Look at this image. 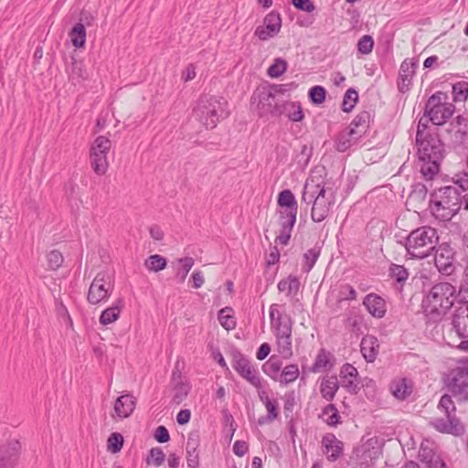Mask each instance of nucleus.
Here are the masks:
<instances>
[{
    "mask_svg": "<svg viewBox=\"0 0 468 468\" xmlns=\"http://www.w3.org/2000/svg\"><path fill=\"white\" fill-rule=\"evenodd\" d=\"M448 378L447 387L451 394L442 395L438 404V409L444 412L446 419L432 418L430 425L439 432L461 436L464 434L465 427L455 415L456 407L452 397L460 402L468 400V376L458 374L457 369L453 368Z\"/></svg>",
    "mask_w": 468,
    "mask_h": 468,
    "instance_id": "1",
    "label": "nucleus"
},
{
    "mask_svg": "<svg viewBox=\"0 0 468 468\" xmlns=\"http://www.w3.org/2000/svg\"><path fill=\"white\" fill-rule=\"evenodd\" d=\"M416 144L422 162L420 172L426 179H432L440 171L441 163L445 157L444 144L437 133H427L425 138L416 141Z\"/></svg>",
    "mask_w": 468,
    "mask_h": 468,
    "instance_id": "2",
    "label": "nucleus"
},
{
    "mask_svg": "<svg viewBox=\"0 0 468 468\" xmlns=\"http://www.w3.org/2000/svg\"><path fill=\"white\" fill-rule=\"evenodd\" d=\"M455 292V287L450 282L433 285L422 301L426 316L433 322L440 320L453 306Z\"/></svg>",
    "mask_w": 468,
    "mask_h": 468,
    "instance_id": "3",
    "label": "nucleus"
},
{
    "mask_svg": "<svg viewBox=\"0 0 468 468\" xmlns=\"http://www.w3.org/2000/svg\"><path fill=\"white\" fill-rule=\"evenodd\" d=\"M461 207V192L455 186L441 187L432 194L430 208L432 215L441 221H450Z\"/></svg>",
    "mask_w": 468,
    "mask_h": 468,
    "instance_id": "4",
    "label": "nucleus"
},
{
    "mask_svg": "<svg viewBox=\"0 0 468 468\" xmlns=\"http://www.w3.org/2000/svg\"><path fill=\"white\" fill-rule=\"evenodd\" d=\"M195 115L207 129H213L229 115L228 101L223 97L203 95L199 98Z\"/></svg>",
    "mask_w": 468,
    "mask_h": 468,
    "instance_id": "5",
    "label": "nucleus"
},
{
    "mask_svg": "<svg viewBox=\"0 0 468 468\" xmlns=\"http://www.w3.org/2000/svg\"><path fill=\"white\" fill-rule=\"evenodd\" d=\"M438 242L437 229L430 226H423L409 234L405 247L411 258L425 259L433 252Z\"/></svg>",
    "mask_w": 468,
    "mask_h": 468,
    "instance_id": "6",
    "label": "nucleus"
},
{
    "mask_svg": "<svg viewBox=\"0 0 468 468\" xmlns=\"http://www.w3.org/2000/svg\"><path fill=\"white\" fill-rule=\"evenodd\" d=\"M447 100L448 95L443 91H437L428 99L424 107V116H430L434 125H442L452 118L455 106Z\"/></svg>",
    "mask_w": 468,
    "mask_h": 468,
    "instance_id": "7",
    "label": "nucleus"
},
{
    "mask_svg": "<svg viewBox=\"0 0 468 468\" xmlns=\"http://www.w3.org/2000/svg\"><path fill=\"white\" fill-rule=\"evenodd\" d=\"M113 288L112 277L104 271L99 272L93 279L87 295L90 304H98L107 301Z\"/></svg>",
    "mask_w": 468,
    "mask_h": 468,
    "instance_id": "8",
    "label": "nucleus"
},
{
    "mask_svg": "<svg viewBox=\"0 0 468 468\" xmlns=\"http://www.w3.org/2000/svg\"><path fill=\"white\" fill-rule=\"evenodd\" d=\"M251 99L254 101H258L257 110L260 117H263L268 114H271V116H280L284 112L282 102H280L274 96V93L268 89L264 88L262 90H258L254 92Z\"/></svg>",
    "mask_w": 468,
    "mask_h": 468,
    "instance_id": "9",
    "label": "nucleus"
},
{
    "mask_svg": "<svg viewBox=\"0 0 468 468\" xmlns=\"http://www.w3.org/2000/svg\"><path fill=\"white\" fill-rule=\"evenodd\" d=\"M232 367L235 371L250 385L256 388H262L261 378L260 377L258 369L251 364L239 351L233 353Z\"/></svg>",
    "mask_w": 468,
    "mask_h": 468,
    "instance_id": "10",
    "label": "nucleus"
},
{
    "mask_svg": "<svg viewBox=\"0 0 468 468\" xmlns=\"http://www.w3.org/2000/svg\"><path fill=\"white\" fill-rule=\"evenodd\" d=\"M433 251L434 263L439 271L444 275L452 274L455 270V250L450 243L442 242Z\"/></svg>",
    "mask_w": 468,
    "mask_h": 468,
    "instance_id": "11",
    "label": "nucleus"
},
{
    "mask_svg": "<svg viewBox=\"0 0 468 468\" xmlns=\"http://www.w3.org/2000/svg\"><path fill=\"white\" fill-rule=\"evenodd\" d=\"M451 133V141L454 147L468 145V118L458 115L449 124L446 130Z\"/></svg>",
    "mask_w": 468,
    "mask_h": 468,
    "instance_id": "12",
    "label": "nucleus"
},
{
    "mask_svg": "<svg viewBox=\"0 0 468 468\" xmlns=\"http://www.w3.org/2000/svg\"><path fill=\"white\" fill-rule=\"evenodd\" d=\"M273 303L270 307L271 328L275 336L292 335V320L289 314H282Z\"/></svg>",
    "mask_w": 468,
    "mask_h": 468,
    "instance_id": "13",
    "label": "nucleus"
},
{
    "mask_svg": "<svg viewBox=\"0 0 468 468\" xmlns=\"http://www.w3.org/2000/svg\"><path fill=\"white\" fill-rule=\"evenodd\" d=\"M331 189H326L324 184L323 182H318L314 177H308L305 181L302 191L301 200L302 202L308 205L314 204V201H318V199L323 197L330 191Z\"/></svg>",
    "mask_w": 468,
    "mask_h": 468,
    "instance_id": "14",
    "label": "nucleus"
},
{
    "mask_svg": "<svg viewBox=\"0 0 468 468\" xmlns=\"http://www.w3.org/2000/svg\"><path fill=\"white\" fill-rule=\"evenodd\" d=\"M282 27V18L280 14L272 11L269 13L263 20V26H260L255 30V36L261 40H267L276 36Z\"/></svg>",
    "mask_w": 468,
    "mask_h": 468,
    "instance_id": "15",
    "label": "nucleus"
},
{
    "mask_svg": "<svg viewBox=\"0 0 468 468\" xmlns=\"http://www.w3.org/2000/svg\"><path fill=\"white\" fill-rule=\"evenodd\" d=\"M418 65L417 58H407L401 63L398 80V89L401 93H406L410 90Z\"/></svg>",
    "mask_w": 468,
    "mask_h": 468,
    "instance_id": "16",
    "label": "nucleus"
},
{
    "mask_svg": "<svg viewBox=\"0 0 468 468\" xmlns=\"http://www.w3.org/2000/svg\"><path fill=\"white\" fill-rule=\"evenodd\" d=\"M21 445L18 441H11L0 447V468H15L18 463Z\"/></svg>",
    "mask_w": 468,
    "mask_h": 468,
    "instance_id": "17",
    "label": "nucleus"
},
{
    "mask_svg": "<svg viewBox=\"0 0 468 468\" xmlns=\"http://www.w3.org/2000/svg\"><path fill=\"white\" fill-rule=\"evenodd\" d=\"M334 203L335 195L332 190H330L324 197L322 196L318 201H314L311 210V218L313 221L322 222L324 220L328 217Z\"/></svg>",
    "mask_w": 468,
    "mask_h": 468,
    "instance_id": "18",
    "label": "nucleus"
},
{
    "mask_svg": "<svg viewBox=\"0 0 468 468\" xmlns=\"http://www.w3.org/2000/svg\"><path fill=\"white\" fill-rule=\"evenodd\" d=\"M324 453L330 462H335L344 453V443L334 433H325L322 438Z\"/></svg>",
    "mask_w": 468,
    "mask_h": 468,
    "instance_id": "19",
    "label": "nucleus"
},
{
    "mask_svg": "<svg viewBox=\"0 0 468 468\" xmlns=\"http://www.w3.org/2000/svg\"><path fill=\"white\" fill-rule=\"evenodd\" d=\"M363 305L366 307L367 312L375 318L380 319L386 315V300L375 292H370L364 297Z\"/></svg>",
    "mask_w": 468,
    "mask_h": 468,
    "instance_id": "20",
    "label": "nucleus"
},
{
    "mask_svg": "<svg viewBox=\"0 0 468 468\" xmlns=\"http://www.w3.org/2000/svg\"><path fill=\"white\" fill-rule=\"evenodd\" d=\"M452 324L458 336H468V304L454 306Z\"/></svg>",
    "mask_w": 468,
    "mask_h": 468,
    "instance_id": "21",
    "label": "nucleus"
},
{
    "mask_svg": "<svg viewBox=\"0 0 468 468\" xmlns=\"http://www.w3.org/2000/svg\"><path fill=\"white\" fill-rule=\"evenodd\" d=\"M200 438L197 431H192L188 434L186 451V463L190 468H198Z\"/></svg>",
    "mask_w": 468,
    "mask_h": 468,
    "instance_id": "22",
    "label": "nucleus"
},
{
    "mask_svg": "<svg viewBox=\"0 0 468 468\" xmlns=\"http://www.w3.org/2000/svg\"><path fill=\"white\" fill-rule=\"evenodd\" d=\"M413 382L407 378H398L391 381L389 389L399 400H406L413 392Z\"/></svg>",
    "mask_w": 468,
    "mask_h": 468,
    "instance_id": "23",
    "label": "nucleus"
},
{
    "mask_svg": "<svg viewBox=\"0 0 468 468\" xmlns=\"http://www.w3.org/2000/svg\"><path fill=\"white\" fill-rule=\"evenodd\" d=\"M172 383L174 385V395L172 400L178 405L187 396L190 387L188 383L183 381L181 372L178 370H175L173 372Z\"/></svg>",
    "mask_w": 468,
    "mask_h": 468,
    "instance_id": "24",
    "label": "nucleus"
},
{
    "mask_svg": "<svg viewBox=\"0 0 468 468\" xmlns=\"http://www.w3.org/2000/svg\"><path fill=\"white\" fill-rule=\"evenodd\" d=\"M361 353L367 362H374L379 349L378 340L376 336L367 335L364 336L360 344Z\"/></svg>",
    "mask_w": 468,
    "mask_h": 468,
    "instance_id": "25",
    "label": "nucleus"
},
{
    "mask_svg": "<svg viewBox=\"0 0 468 468\" xmlns=\"http://www.w3.org/2000/svg\"><path fill=\"white\" fill-rule=\"evenodd\" d=\"M136 399L131 394L119 397L114 404V410L118 417L127 418L134 410Z\"/></svg>",
    "mask_w": 468,
    "mask_h": 468,
    "instance_id": "26",
    "label": "nucleus"
},
{
    "mask_svg": "<svg viewBox=\"0 0 468 468\" xmlns=\"http://www.w3.org/2000/svg\"><path fill=\"white\" fill-rule=\"evenodd\" d=\"M371 122V113L368 111L360 112L351 122L348 129L354 131L356 136L362 138L367 132Z\"/></svg>",
    "mask_w": 468,
    "mask_h": 468,
    "instance_id": "27",
    "label": "nucleus"
},
{
    "mask_svg": "<svg viewBox=\"0 0 468 468\" xmlns=\"http://www.w3.org/2000/svg\"><path fill=\"white\" fill-rule=\"evenodd\" d=\"M260 399L264 403L266 410H267V415L261 416L258 420L259 425H264L267 423H271L274 420L278 418L279 411H278V402L275 399H271L269 397L265 396V392L262 391L259 394Z\"/></svg>",
    "mask_w": 468,
    "mask_h": 468,
    "instance_id": "28",
    "label": "nucleus"
},
{
    "mask_svg": "<svg viewBox=\"0 0 468 468\" xmlns=\"http://www.w3.org/2000/svg\"><path fill=\"white\" fill-rule=\"evenodd\" d=\"M359 139L360 137L356 136L354 131L346 128L336 135L335 140V147L338 152H346Z\"/></svg>",
    "mask_w": 468,
    "mask_h": 468,
    "instance_id": "29",
    "label": "nucleus"
},
{
    "mask_svg": "<svg viewBox=\"0 0 468 468\" xmlns=\"http://www.w3.org/2000/svg\"><path fill=\"white\" fill-rule=\"evenodd\" d=\"M277 204L279 207H283L282 211L287 213H297L298 204L293 193L290 189L282 190L278 194Z\"/></svg>",
    "mask_w": 468,
    "mask_h": 468,
    "instance_id": "30",
    "label": "nucleus"
},
{
    "mask_svg": "<svg viewBox=\"0 0 468 468\" xmlns=\"http://www.w3.org/2000/svg\"><path fill=\"white\" fill-rule=\"evenodd\" d=\"M123 307V300L119 298L112 306L103 310L100 316L101 324L106 325L115 322L121 313V309Z\"/></svg>",
    "mask_w": 468,
    "mask_h": 468,
    "instance_id": "31",
    "label": "nucleus"
},
{
    "mask_svg": "<svg viewBox=\"0 0 468 468\" xmlns=\"http://www.w3.org/2000/svg\"><path fill=\"white\" fill-rule=\"evenodd\" d=\"M338 381L336 377L331 376L327 378H324L321 383L320 392L322 397L327 401H332L338 390Z\"/></svg>",
    "mask_w": 468,
    "mask_h": 468,
    "instance_id": "32",
    "label": "nucleus"
},
{
    "mask_svg": "<svg viewBox=\"0 0 468 468\" xmlns=\"http://www.w3.org/2000/svg\"><path fill=\"white\" fill-rule=\"evenodd\" d=\"M331 353L327 352L324 348L320 349L318 352L315 361L313 364L310 371L317 373L324 370H330L333 367L331 363Z\"/></svg>",
    "mask_w": 468,
    "mask_h": 468,
    "instance_id": "33",
    "label": "nucleus"
},
{
    "mask_svg": "<svg viewBox=\"0 0 468 468\" xmlns=\"http://www.w3.org/2000/svg\"><path fill=\"white\" fill-rule=\"evenodd\" d=\"M320 419L331 427H335L341 423V417L339 411L335 404H328L323 410L322 413L319 415Z\"/></svg>",
    "mask_w": 468,
    "mask_h": 468,
    "instance_id": "34",
    "label": "nucleus"
},
{
    "mask_svg": "<svg viewBox=\"0 0 468 468\" xmlns=\"http://www.w3.org/2000/svg\"><path fill=\"white\" fill-rule=\"evenodd\" d=\"M90 164L95 174L102 176L107 172L108 161L107 154L94 152L90 150Z\"/></svg>",
    "mask_w": 468,
    "mask_h": 468,
    "instance_id": "35",
    "label": "nucleus"
},
{
    "mask_svg": "<svg viewBox=\"0 0 468 468\" xmlns=\"http://www.w3.org/2000/svg\"><path fill=\"white\" fill-rule=\"evenodd\" d=\"M282 362L275 356H271L263 365L262 371L271 379L277 381L281 373Z\"/></svg>",
    "mask_w": 468,
    "mask_h": 468,
    "instance_id": "36",
    "label": "nucleus"
},
{
    "mask_svg": "<svg viewBox=\"0 0 468 468\" xmlns=\"http://www.w3.org/2000/svg\"><path fill=\"white\" fill-rule=\"evenodd\" d=\"M69 79L75 85L87 79V71L82 61L72 59Z\"/></svg>",
    "mask_w": 468,
    "mask_h": 468,
    "instance_id": "37",
    "label": "nucleus"
},
{
    "mask_svg": "<svg viewBox=\"0 0 468 468\" xmlns=\"http://www.w3.org/2000/svg\"><path fill=\"white\" fill-rule=\"evenodd\" d=\"M72 45L77 48L84 47L86 43V29L82 23H77L69 32Z\"/></svg>",
    "mask_w": 468,
    "mask_h": 468,
    "instance_id": "38",
    "label": "nucleus"
},
{
    "mask_svg": "<svg viewBox=\"0 0 468 468\" xmlns=\"http://www.w3.org/2000/svg\"><path fill=\"white\" fill-rule=\"evenodd\" d=\"M275 337L279 354L283 358H290L292 356V335H283Z\"/></svg>",
    "mask_w": 468,
    "mask_h": 468,
    "instance_id": "39",
    "label": "nucleus"
},
{
    "mask_svg": "<svg viewBox=\"0 0 468 468\" xmlns=\"http://www.w3.org/2000/svg\"><path fill=\"white\" fill-rule=\"evenodd\" d=\"M284 112L282 114H286L292 122H301L303 119V113L302 107L299 102L285 101L282 102Z\"/></svg>",
    "mask_w": 468,
    "mask_h": 468,
    "instance_id": "40",
    "label": "nucleus"
},
{
    "mask_svg": "<svg viewBox=\"0 0 468 468\" xmlns=\"http://www.w3.org/2000/svg\"><path fill=\"white\" fill-rule=\"evenodd\" d=\"M299 377V368L296 364H290L283 367L281 371L279 381L282 385L293 382Z\"/></svg>",
    "mask_w": 468,
    "mask_h": 468,
    "instance_id": "41",
    "label": "nucleus"
},
{
    "mask_svg": "<svg viewBox=\"0 0 468 468\" xmlns=\"http://www.w3.org/2000/svg\"><path fill=\"white\" fill-rule=\"evenodd\" d=\"M166 265V259L159 254L151 255L144 261L145 268L155 272L165 269Z\"/></svg>",
    "mask_w": 468,
    "mask_h": 468,
    "instance_id": "42",
    "label": "nucleus"
},
{
    "mask_svg": "<svg viewBox=\"0 0 468 468\" xmlns=\"http://www.w3.org/2000/svg\"><path fill=\"white\" fill-rule=\"evenodd\" d=\"M321 248L318 246H314L312 249H309L304 254H303V270L305 272H309L314 266L317 259L320 256Z\"/></svg>",
    "mask_w": 468,
    "mask_h": 468,
    "instance_id": "43",
    "label": "nucleus"
},
{
    "mask_svg": "<svg viewBox=\"0 0 468 468\" xmlns=\"http://www.w3.org/2000/svg\"><path fill=\"white\" fill-rule=\"evenodd\" d=\"M420 456L421 457V461L426 463L427 468H447L446 463L440 456L431 452L423 450V452L420 453Z\"/></svg>",
    "mask_w": 468,
    "mask_h": 468,
    "instance_id": "44",
    "label": "nucleus"
},
{
    "mask_svg": "<svg viewBox=\"0 0 468 468\" xmlns=\"http://www.w3.org/2000/svg\"><path fill=\"white\" fill-rule=\"evenodd\" d=\"M357 101H358L357 91L353 88H349L346 91L344 98H343L342 111L345 112H351L354 109Z\"/></svg>",
    "mask_w": 468,
    "mask_h": 468,
    "instance_id": "45",
    "label": "nucleus"
},
{
    "mask_svg": "<svg viewBox=\"0 0 468 468\" xmlns=\"http://www.w3.org/2000/svg\"><path fill=\"white\" fill-rule=\"evenodd\" d=\"M389 276L399 283L405 282L409 278V271L401 265L392 263L388 269Z\"/></svg>",
    "mask_w": 468,
    "mask_h": 468,
    "instance_id": "46",
    "label": "nucleus"
},
{
    "mask_svg": "<svg viewBox=\"0 0 468 468\" xmlns=\"http://www.w3.org/2000/svg\"><path fill=\"white\" fill-rule=\"evenodd\" d=\"M182 267L177 271L176 278L179 283H183L194 265V260L191 257H185L179 260Z\"/></svg>",
    "mask_w": 468,
    "mask_h": 468,
    "instance_id": "47",
    "label": "nucleus"
},
{
    "mask_svg": "<svg viewBox=\"0 0 468 468\" xmlns=\"http://www.w3.org/2000/svg\"><path fill=\"white\" fill-rule=\"evenodd\" d=\"M287 62L285 59L278 58L269 67L267 73L271 78H278L282 76L287 69Z\"/></svg>",
    "mask_w": 468,
    "mask_h": 468,
    "instance_id": "48",
    "label": "nucleus"
},
{
    "mask_svg": "<svg viewBox=\"0 0 468 468\" xmlns=\"http://www.w3.org/2000/svg\"><path fill=\"white\" fill-rule=\"evenodd\" d=\"M230 311V308L226 307L218 312V321L227 330L234 329L236 326V320L233 315L229 314Z\"/></svg>",
    "mask_w": 468,
    "mask_h": 468,
    "instance_id": "49",
    "label": "nucleus"
},
{
    "mask_svg": "<svg viewBox=\"0 0 468 468\" xmlns=\"http://www.w3.org/2000/svg\"><path fill=\"white\" fill-rule=\"evenodd\" d=\"M454 101H463L468 98V82L459 81L452 85Z\"/></svg>",
    "mask_w": 468,
    "mask_h": 468,
    "instance_id": "50",
    "label": "nucleus"
},
{
    "mask_svg": "<svg viewBox=\"0 0 468 468\" xmlns=\"http://www.w3.org/2000/svg\"><path fill=\"white\" fill-rule=\"evenodd\" d=\"M123 446V437L119 432H112L107 440V448L112 453L119 452Z\"/></svg>",
    "mask_w": 468,
    "mask_h": 468,
    "instance_id": "51",
    "label": "nucleus"
},
{
    "mask_svg": "<svg viewBox=\"0 0 468 468\" xmlns=\"http://www.w3.org/2000/svg\"><path fill=\"white\" fill-rule=\"evenodd\" d=\"M326 90L324 87L316 85L308 91V97L314 104H321L325 101Z\"/></svg>",
    "mask_w": 468,
    "mask_h": 468,
    "instance_id": "52",
    "label": "nucleus"
},
{
    "mask_svg": "<svg viewBox=\"0 0 468 468\" xmlns=\"http://www.w3.org/2000/svg\"><path fill=\"white\" fill-rule=\"evenodd\" d=\"M111 146H112V142L110 141L109 138H107L105 136H98L94 140V142L90 147V150L94 151V152H100V153L108 154V153L111 149Z\"/></svg>",
    "mask_w": 468,
    "mask_h": 468,
    "instance_id": "53",
    "label": "nucleus"
},
{
    "mask_svg": "<svg viewBox=\"0 0 468 468\" xmlns=\"http://www.w3.org/2000/svg\"><path fill=\"white\" fill-rule=\"evenodd\" d=\"M165 460V454L164 453L163 450L160 447H154L152 448L149 452V455L146 458V463L150 464L151 462L155 466H160L164 463Z\"/></svg>",
    "mask_w": 468,
    "mask_h": 468,
    "instance_id": "54",
    "label": "nucleus"
},
{
    "mask_svg": "<svg viewBox=\"0 0 468 468\" xmlns=\"http://www.w3.org/2000/svg\"><path fill=\"white\" fill-rule=\"evenodd\" d=\"M297 213H287L286 211H281L280 215V226L281 229H292L296 222Z\"/></svg>",
    "mask_w": 468,
    "mask_h": 468,
    "instance_id": "55",
    "label": "nucleus"
},
{
    "mask_svg": "<svg viewBox=\"0 0 468 468\" xmlns=\"http://www.w3.org/2000/svg\"><path fill=\"white\" fill-rule=\"evenodd\" d=\"M455 301L458 304H468V281L462 279L459 290L455 292Z\"/></svg>",
    "mask_w": 468,
    "mask_h": 468,
    "instance_id": "56",
    "label": "nucleus"
},
{
    "mask_svg": "<svg viewBox=\"0 0 468 468\" xmlns=\"http://www.w3.org/2000/svg\"><path fill=\"white\" fill-rule=\"evenodd\" d=\"M48 267L51 270H58L63 263L64 258L58 250H51L48 256Z\"/></svg>",
    "mask_w": 468,
    "mask_h": 468,
    "instance_id": "57",
    "label": "nucleus"
},
{
    "mask_svg": "<svg viewBox=\"0 0 468 468\" xmlns=\"http://www.w3.org/2000/svg\"><path fill=\"white\" fill-rule=\"evenodd\" d=\"M374 47V40L371 36L365 35L363 36L357 43V50L361 54L367 55L369 54Z\"/></svg>",
    "mask_w": 468,
    "mask_h": 468,
    "instance_id": "58",
    "label": "nucleus"
},
{
    "mask_svg": "<svg viewBox=\"0 0 468 468\" xmlns=\"http://www.w3.org/2000/svg\"><path fill=\"white\" fill-rule=\"evenodd\" d=\"M431 122L430 120V116H422L418 122L417 133H416V141H420L422 138H425V135L428 133L426 130L429 127V122Z\"/></svg>",
    "mask_w": 468,
    "mask_h": 468,
    "instance_id": "59",
    "label": "nucleus"
},
{
    "mask_svg": "<svg viewBox=\"0 0 468 468\" xmlns=\"http://www.w3.org/2000/svg\"><path fill=\"white\" fill-rule=\"evenodd\" d=\"M339 293L341 300L346 301L356 300L357 296L356 291L354 287L347 283L341 285Z\"/></svg>",
    "mask_w": 468,
    "mask_h": 468,
    "instance_id": "60",
    "label": "nucleus"
},
{
    "mask_svg": "<svg viewBox=\"0 0 468 468\" xmlns=\"http://www.w3.org/2000/svg\"><path fill=\"white\" fill-rule=\"evenodd\" d=\"M340 377L344 379L356 378L358 377L357 369L351 364L346 363L340 370Z\"/></svg>",
    "mask_w": 468,
    "mask_h": 468,
    "instance_id": "61",
    "label": "nucleus"
},
{
    "mask_svg": "<svg viewBox=\"0 0 468 468\" xmlns=\"http://www.w3.org/2000/svg\"><path fill=\"white\" fill-rule=\"evenodd\" d=\"M292 4L298 10L308 13H311L315 9V5L311 0H292Z\"/></svg>",
    "mask_w": 468,
    "mask_h": 468,
    "instance_id": "62",
    "label": "nucleus"
},
{
    "mask_svg": "<svg viewBox=\"0 0 468 468\" xmlns=\"http://www.w3.org/2000/svg\"><path fill=\"white\" fill-rule=\"evenodd\" d=\"M154 437L160 443L167 442L170 440L169 431L163 425H160L155 429Z\"/></svg>",
    "mask_w": 468,
    "mask_h": 468,
    "instance_id": "63",
    "label": "nucleus"
},
{
    "mask_svg": "<svg viewBox=\"0 0 468 468\" xmlns=\"http://www.w3.org/2000/svg\"><path fill=\"white\" fill-rule=\"evenodd\" d=\"M453 183L455 186L460 187L462 191L468 190V172H463L455 175V177L453 178Z\"/></svg>",
    "mask_w": 468,
    "mask_h": 468,
    "instance_id": "64",
    "label": "nucleus"
}]
</instances>
